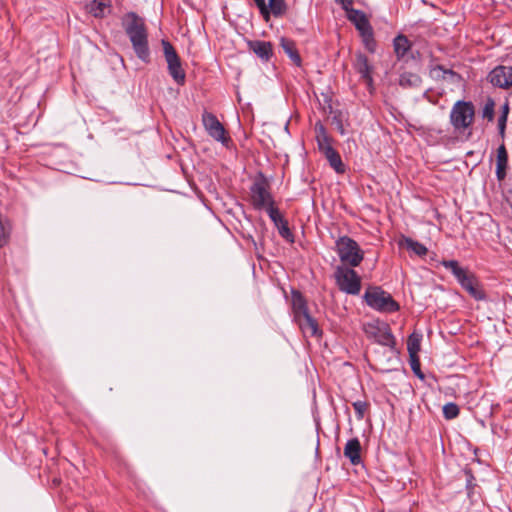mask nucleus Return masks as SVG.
Instances as JSON below:
<instances>
[{
  "instance_id": "nucleus-22",
  "label": "nucleus",
  "mask_w": 512,
  "mask_h": 512,
  "mask_svg": "<svg viewBox=\"0 0 512 512\" xmlns=\"http://www.w3.org/2000/svg\"><path fill=\"white\" fill-rule=\"evenodd\" d=\"M326 159L329 161L331 167L337 173H343L345 171L344 164L341 160L339 153L333 148H326V151L323 152Z\"/></svg>"
},
{
  "instance_id": "nucleus-41",
  "label": "nucleus",
  "mask_w": 512,
  "mask_h": 512,
  "mask_svg": "<svg viewBox=\"0 0 512 512\" xmlns=\"http://www.w3.org/2000/svg\"><path fill=\"white\" fill-rule=\"evenodd\" d=\"M339 131H340L341 134L345 133L344 128H343V126L341 124L339 125Z\"/></svg>"
},
{
  "instance_id": "nucleus-8",
  "label": "nucleus",
  "mask_w": 512,
  "mask_h": 512,
  "mask_svg": "<svg viewBox=\"0 0 512 512\" xmlns=\"http://www.w3.org/2000/svg\"><path fill=\"white\" fill-rule=\"evenodd\" d=\"M250 197L253 207L257 210L266 211L275 205L274 198L269 191V184L264 179L253 183L250 188Z\"/></svg>"
},
{
  "instance_id": "nucleus-18",
  "label": "nucleus",
  "mask_w": 512,
  "mask_h": 512,
  "mask_svg": "<svg viewBox=\"0 0 512 512\" xmlns=\"http://www.w3.org/2000/svg\"><path fill=\"white\" fill-rule=\"evenodd\" d=\"M248 47L253 51L259 58L264 61H268L272 56V45L266 41H250Z\"/></svg>"
},
{
  "instance_id": "nucleus-9",
  "label": "nucleus",
  "mask_w": 512,
  "mask_h": 512,
  "mask_svg": "<svg viewBox=\"0 0 512 512\" xmlns=\"http://www.w3.org/2000/svg\"><path fill=\"white\" fill-rule=\"evenodd\" d=\"M202 122L210 137L218 142H221L224 146H228V143L231 139L228 136L224 126L220 123L214 114L205 112L202 115Z\"/></svg>"
},
{
  "instance_id": "nucleus-13",
  "label": "nucleus",
  "mask_w": 512,
  "mask_h": 512,
  "mask_svg": "<svg viewBox=\"0 0 512 512\" xmlns=\"http://www.w3.org/2000/svg\"><path fill=\"white\" fill-rule=\"evenodd\" d=\"M336 250L339 256H362L357 242L348 236L340 237L336 241Z\"/></svg>"
},
{
  "instance_id": "nucleus-39",
  "label": "nucleus",
  "mask_w": 512,
  "mask_h": 512,
  "mask_svg": "<svg viewBox=\"0 0 512 512\" xmlns=\"http://www.w3.org/2000/svg\"><path fill=\"white\" fill-rule=\"evenodd\" d=\"M336 3L340 4L344 10L352 8L353 0H335Z\"/></svg>"
},
{
  "instance_id": "nucleus-17",
  "label": "nucleus",
  "mask_w": 512,
  "mask_h": 512,
  "mask_svg": "<svg viewBox=\"0 0 512 512\" xmlns=\"http://www.w3.org/2000/svg\"><path fill=\"white\" fill-rule=\"evenodd\" d=\"M361 445L357 438H353L347 441L344 447V456L347 457L351 464L358 465L361 463Z\"/></svg>"
},
{
  "instance_id": "nucleus-10",
  "label": "nucleus",
  "mask_w": 512,
  "mask_h": 512,
  "mask_svg": "<svg viewBox=\"0 0 512 512\" xmlns=\"http://www.w3.org/2000/svg\"><path fill=\"white\" fill-rule=\"evenodd\" d=\"M487 78L494 87L510 89L512 87V64L496 66L489 72Z\"/></svg>"
},
{
  "instance_id": "nucleus-33",
  "label": "nucleus",
  "mask_w": 512,
  "mask_h": 512,
  "mask_svg": "<svg viewBox=\"0 0 512 512\" xmlns=\"http://www.w3.org/2000/svg\"><path fill=\"white\" fill-rule=\"evenodd\" d=\"M258 7L260 14L263 16V18L268 21L270 18V11L266 4L265 0H253Z\"/></svg>"
},
{
  "instance_id": "nucleus-2",
  "label": "nucleus",
  "mask_w": 512,
  "mask_h": 512,
  "mask_svg": "<svg viewBox=\"0 0 512 512\" xmlns=\"http://www.w3.org/2000/svg\"><path fill=\"white\" fill-rule=\"evenodd\" d=\"M450 124L458 134L470 129L475 118V107L472 102L459 100L451 108Z\"/></svg>"
},
{
  "instance_id": "nucleus-11",
  "label": "nucleus",
  "mask_w": 512,
  "mask_h": 512,
  "mask_svg": "<svg viewBox=\"0 0 512 512\" xmlns=\"http://www.w3.org/2000/svg\"><path fill=\"white\" fill-rule=\"evenodd\" d=\"M353 66L368 88L371 89L373 85V66L370 64L368 57L363 53H357Z\"/></svg>"
},
{
  "instance_id": "nucleus-21",
  "label": "nucleus",
  "mask_w": 512,
  "mask_h": 512,
  "mask_svg": "<svg viewBox=\"0 0 512 512\" xmlns=\"http://www.w3.org/2000/svg\"><path fill=\"white\" fill-rule=\"evenodd\" d=\"M111 5L110 0H93L88 5V11L96 18H103Z\"/></svg>"
},
{
  "instance_id": "nucleus-38",
  "label": "nucleus",
  "mask_w": 512,
  "mask_h": 512,
  "mask_svg": "<svg viewBox=\"0 0 512 512\" xmlns=\"http://www.w3.org/2000/svg\"><path fill=\"white\" fill-rule=\"evenodd\" d=\"M342 260H348V267H357L360 265V262L363 258H341Z\"/></svg>"
},
{
  "instance_id": "nucleus-25",
  "label": "nucleus",
  "mask_w": 512,
  "mask_h": 512,
  "mask_svg": "<svg viewBox=\"0 0 512 512\" xmlns=\"http://www.w3.org/2000/svg\"><path fill=\"white\" fill-rule=\"evenodd\" d=\"M399 84L404 88L417 87L421 84V78L415 73L404 72L400 75Z\"/></svg>"
},
{
  "instance_id": "nucleus-14",
  "label": "nucleus",
  "mask_w": 512,
  "mask_h": 512,
  "mask_svg": "<svg viewBox=\"0 0 512 512\" xmlns=\"http://www.w3.org/2000/svg\"><path fill=\"white\" fill-rule=\"evenodd\" d=\"M398 246L402 252L415 254L417 256L426 255L428 252L427 248L422 243H419L409 237H401L398 240Z\"/></svg>"
},
{
  "instance_id": "nucleus-36",
  "label": "nucleus",
  "mask_w": 512,
  "mask_h": 512,
  "mask_svg": "<svg viewBox=\"0 0 512 512\" xmlns=\"http://www.w3.org/2000/svg\"><path fill=\"white\" fill-rule=\"evenodd\" d=\"M419 349H420V345H419L418 340L410 338L409 342H408V351L412 358L419 351Z\"/></svg>"
},
{
  "instance_id": "nucleus-16",
  "label": "nucleus",
  "mask_w": 512,
  "mask_h": 512,
  "mask_svg": "<svg viewBox=\"0 0 512 512\" xmlns=\"http://www.w3.org/2000/svg\"><path fill=\"white\" fill-rule=\"evenodd\" d=\"M508 167V153L504 144L497 149L496 157V177L498 181H503L506 177V169Z\"/></svg>"
},
{
  "instance_id": "nucleus-23",
  "label": "nucleus",
  "mask_w": 512,
  "mask_h": 512,
  "mask_svg": "<svg viewBox=\"0 0 512 512\" xmlns=\"http://www.w3.org/2000/svg\"><path fill=\"white\" fill-rule=\"evenodd\" d=\"M280 45L283 48L284 52L290 57V59L297 66H300L301 57L296 49V45H295L294 41L287 39V38H281Z\"/></svg>"
},
{
  "instance_id": "nucleus-29",
  "label": "nucleus",
  "mask_w": 512,
  "mask_h": 512,
  "mask_svg": "<svg viewBox=\"0 0 512 512\" xmlns=\"http://www.w3.org/2000/svg\"><path fill=\"white\" fill-rule=\"evenodd\" d=\"M443 415L446 419L451 420L459 415V408L455 403H447L443 406Z\"/></svg>"
},
{
  "instance_id": "nucleus-15",
  "label": "nucleus",
  "mask_w": 512,
  "mask_h": 512,
  "mask_svg": "<svg viewBox=\"0 0 512 512\" xmlns=\"http://www.w3.org/2000/svg\"><path fill=\"white\" fill-rule=\"evenodd\" d=\"M295 321L305 336H317L320 334L316 320L309 313L295 319Z\"/></svg>"
},
{
  "instance_id": "nucleus-12",
  "label": "nucleus",
  "mask_w": 512,
  "mask_h": 512,
  "mask_svg": "<svg viewBox=\"0 0 512 512\" xmlns=\"http://www.w3.org/2000/svg\"><path fill=\"white\" fill-rule=\"evenodd\" d=\"M345 12L347 19L354 24L360 35L373 29L369 19L363 11L352 7L345 10Z\"/></svg>"
},
{
  "instance_id": "nucleus-1",
  "label": "nucleus",
  "mask_w": 512,
  "mask_h": 512,
  "mask_svg": "<svg viewBox=\"0 0 512 512\" xmlns=\"http://www.w3.org/2000/svg\"><path fill=\"white\" fill-rule=\"evenodd\" d=\"M122 26L129 37L137 57L144 63L150 62L148 32L143 18L134 12H128L122 19Z\"/></svg>"
},
{
  "instance_id": "nucleus-3",
  "label": "nucleus",
  "mask_w": 512,
  "mask_h": 512,
  "mask_svg": "<svg viewBox=\"0 0 512 512\" xmlns=\"http://www.w3.org/2000/svg\"><path fill=\"white\" fill-rule=\"evenodd\" d=\"M364 299L369 307L382 313L396 312L400 308L392 296L379 287L368 289Z\"/></svg>"
},
{
  "instance_id": "nucleus-40",
  "label": "nucleus",
  "mask_w": 512,
  "mask_h": 512,
  "mask_svg": "<svg viewBox=\"0 0 512 512\" xmlns=\"http://www.w3.org/2000/svg\"><path fill=\"white\" fill-rule=\"evenodd\" d=\"M411 367H412L413 371L416 372V367L417 368L419 367L418 361L417 360H412Z\"/></svg>"
},
{
  "instance_id": "nucleus-6",
  "label": "nucleus",
  "mask_w": 512,
  "mask_h": 512,
  "mask_svg": "<svg viewBox=\"0 0 512 512\" xmlns=\"http://www.w3.org/2000/svg\"><path fill=\"white\" fill-rule=\"evenodd\" d=\"M161 45L163 47V53L167 62V68L170 76L177 84L183 85L186 80V74L182 68L179 55L169 41L162 39Z\"/></svg>"
},
{
  "instance_id": "nucleus-26",
  "label": "nucleus",
  "mask_w": 512,
  "mask_h": 512,
  "mask_svg": "<svg viewBox=\"0 0 512 512\" xmlns=\"http://www.w3.org/2000/svg\"><path fill=\"white\" fill-rule=\"evenodd\" d=\"M10 233H11V224H10L9 220H7L6 218H3L0 215V248L4 247L9 242Z\"/></svg>"
},
{
  "instance_id": "nucleus-5",
  "label": "nucleus",
  "mask_w": 512,
  "mask_h": 512,
  "mask_svg": "<svg viewBox=\"0 0 512 512\" xmlns=\"http://www.w3.org/2000/svg\"><path fill=\"white\" fill-rule=\"evenodd\" d=\"M442 264L451 270L460 285L475 299H482L483 295L477 288V281L474 275L468 270L459 266L456 260H444Z\"/></svg>"
},
{
  "instance_id": "nucleus-37",
  "label": "nucleus",
  "mask_w": 512,
  "mask_h": 512,
  "mask_svg": "<svg viewBox=\"0 0 512 512\" xmlns=\"http://www.w3.org/2000/svg\"><path fill=\"white\" fill-rule=\"evenodd\" d=\"M506 121H507V115L505 113L498 120L499 133L502 137H504V134H505Z\"/></svg>"
},
{
  "instance_id": "nucleus-31",
  "label": "nucleus",
  "mask_w": 512,
  "mask_h": 512,
  "mask_svg": "<svg viewBox=\"0 0 512 512\" xmlns=\"http://www.w3.org/2000/svg\"><path fill=\"white\" fill-rule=\"evenodd\" d=\"M352 405L356 412L357 418L359 420L363 419L364 415L368 409V406H369L368 402L362 401V400H357V401L353 402Z\"/></svg>"
},
{
  "instance_id": "nucleus-4",
  "label": "nucleus",
  "mask_w": 512,
  "mask_h": 512,
  "mask_svg": "<svg viewBox=\"0 0 512 512\" xmlns=\"http://www.w3.org/2000/svg\"><path fill=\"white\" fill-rule=\"evenodd\" d=\"M334 277L338 288L349 295H358L361 291L360 276L346 263L338 266L335 270Z\"/></svg>"
},
{
  "instance_id": "nucleus-30",
  "label": "nucleus",
  "mask_w": 512,
  "mask_h": 512,
  "mask_svg": "<svg viewBox=\"0 0 512 512\" xmlns=\"http://www.w3.org/2000/svg\"><path fill=\"white\" fill-rule=\"evenodd\" d=\"M266 212L275 226L286 220L275 205L267 209Z\"/></svg>"
},
{
  "instance_id": "nucleus-24",
  "label": "nucleus",
  "mask_w": 512,
  "mask_h": 512,
  "mask_svg": "<svg viewBox=\"0 0 512 512\" xmlns=\"http://www.w3.org/2000/svg\"><path fill=\"white\" fill-rule=\"evenodd\" d=\"M393 46L397 58H403L411 48L410 41L404 35H398L393 41Z\"/></svg>"
},
{
  "instance_id": "nucleus-7",
  "label": "nucleus",
  "mask_w": 512,
  "mask_h": 512,
  "mask_svg": "<svg viewBox=\"0 0 512 512\" xmlns=\"http://www.w3.org/2000/svg\"><path fill=\"white\" fill-rule=\"evenodd\" d=\"M363 330L369 339L382 346L393 348L395 339L386 323L380 321L368 322L364 324Z\"/></svg>"
},
{
  "instance_id": "nucleus-32",
  "label": "nucleus",
  "mask_w": 512,
  "mask_h": 512,
  "mask_svg": "<svg viewBox=\"0 0 512 512\" xmlns=\"http://www.w3.org/2000/svg\"><path fill=\"white\" fill-rule=\"evenodd\" d=\"M440 73H441L442 78H446V76H449L451 78H459V75L456 72L449 70V69H444L442 66H437V67L433 68L432 74L435 77H440Z\"/></svg>"
},
{
  "instance_id": "nucleus-35",
  "label": "nucleus",
  "mask_w": 512,
  "mask_h": 512,
  "mask_svg": "<svg viewBox=\"0 0 512 512\" xmlns=\"http://www.w3.org/2000/svg\"><path fill=\"white\" fill-rule=\"evenodd\" d=\"M483 117L492 120L494 117V103H487L483 108Z\"/></svg>"
},
{
  "instance_id": "nucleus-19",
  "label": "nucleus",
  "mask_w": 512,
  "mask_h": 512,
  "mask_svg": "<svg viewBox=\"0 0 512 512\" xmlns=\"http://www.w3.org/2000/svg\"><path fill=\"white\" fill-rule=\"evenodd\" d=\"M292 309L294 313V319H297L309 313L306 300L301 295V293L297 291L292 292Z\"/></svg>"
},
{
  "instance_id": "nucleus-20",
  "label": "nucleus",
  "mask_w": 512,
  "mask_h": 512,
  "mask_svg": "<svg viewBox=\"0 0 512 512\" xmlns=\"http://www.w3.org/2000/svg\"><path fill=\"white\" fill-rule=\"evenodd\" d=\"M316 140L320 151H326V148H331V139L326 131V128L321 122L315 124Z\"/></svg>"
},
{
  "instance_id": "nucleus-28",
  "label": "nucleus",
  "mask_w": 512,
  "mask_h": 512,
  "mask_svg": "<svg viewBox=\"0 0 512 512\" xmlns=\"http://www.w3.org/2000/svg\"><path fill=\"white\" fill-rule=\"evenodd\" d=\"M361 38H362V42H363V45L364 47L370 52V53H374L376 51V41H375V38H374V31L373 29L366 32V33H363L360 35Z\"/></svg>"
},
{
  "instance_id": "nucleus-27",
  "label": "nucleus",
  "mask_w": 512,
  "mask_h": 512,
  "mask_svg": "<svg viewBox=\"0 0 512 512\" xmlns=\"http://www.w3.org/2000/svg\"><path fill=\"white\" fill-rule=\"evenodd\" d=\"M268 8L270 14L275 17H281L286 13L287 6L285 0H268Z\"/></svg>"
},
{
  "instance_id": "nucleus-34",
  "label": "nucleus",
  "mask_w": 512,
  "mask_h": 512,
  "mask_svg": "<svg viewBox=\"0 0 512 512\" xmlns=\"http://www.w3.org/2000/svg\"><path fill=\"white\" fill-rule=\"evenodd\" d=\"M278 229L279 234L285 238L290 239L292 237V233L289 229L287 220H284L283 222L279 223V225L276 226Z\"/></svg>"
}]
</instances>
